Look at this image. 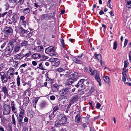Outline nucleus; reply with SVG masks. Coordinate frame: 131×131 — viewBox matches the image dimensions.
Listing matches in <instances>:
<instances>
[{
	"mask_svg": "<svg viewBox=\"0 0 131 131\" xmlns=\"http://www.w3.org/2000/svg\"><path fill=\"white\" fill-rule=\"evenodd\" d=\"M24 111L23 109H21L20 111V113L19 115H21L22 116L24 115Z\"/></svg>",
	"mask_w": 131,
	"mask_h": 131,
	"instance_id": "obj_47",
	"label": "nucleus"
},
{
	"mask_svg": "<svg viewBox=\"0 0 131 131\" xmlns=\"http://www.w3.org/2000/svg\"><path fill=\"white\" fill-rule=\"evenodd\" d=\"M90 71V74L91 75H96L99 72L96 70H92L90 67L89 68Z\"/></svg>",
	"mask_w": 131,
	"mask_h": 131,
	"instance_id": "obj_12",
	"label": "nucleus"
},
{
	"mask_svg": "<svg viewBox=\"0 0 131 131\" xmlns=\"http://www.w3.org/2000/svg\"><path fill=\"white\" fill-rule=\"evenodd\" d=\"M126 7L128 8H131V0H125Z\"/></svg>",
	"mask_w": 131,
	"mask_h": 131,
	"instance_id": "obj_24",
	"label": "nucleus"
},
{
	"mask_svg": "<svg viewBox=\"0 0 131 131\" xmlns=\"http://www.w3.org/2000/svg\"><path fill=\"white\" fill-rule=\"evenodd\" d=\"M31 52L29 51L28 53H26L24 55V57H29L31 55Z\"/></svg>",
	"mask_w": 131,
	"mask_h": 131,
	"instance_id": "obj_41",
	"label": "nucleus"
},
{
	"mask_svg": "<svg viewBox=\"0 0 131 131\" xmlns=\"http://www.w3.org/2000/svg\"><path fill=\"white\" fill-rule=\"evenodd\" d=\"M60 62V61H58L56 62L54 64V65H53V66L57 67L59 65Z\"/></svg>",
	"mask_w": 131,
	"mask_h": 131,
	"instance_id": "obj_39",
	"label": "nucleus"
},
{
	"mask_svg": "<svg viewBox=\"0 0 131 131\" xmlns=\"http://www.w3.org/2000/svg\"><path fill=\"white\" fill-rule=\"evenodd\" d=\"M128 42V40L127 39H126L125 40V41L124 43V45L123 47H124L126 46Z\"/></svg>",
	"mask_w": 131,
	"mask_h": 131,
	"instance_id": "obj_43",
	"label": "nucleus"
},
{
	"mask_svg": "<svg viewBox=\"0 0 131 131\" xmlns=\"http://www.w3.org/2000/svg\"><path fill=\"white\" fill-rule=\"evenodd\" d=\"M25 17L23 16H20V20L23 21H24L23 20L25 19Z\"/></svg>",
	"mask_w": 131,
	"mask_h": 131,
	"instance_id": "obj_56",
	"label": "nucleus"
},
{
	"mask_svg": "<svg viewBox=\"0 0 131 131\" xmlns=\"http://www.w3.org/2000/svg\"><path fill=\"white\" fill-rule=\"evenodd\" d=\"M32 64L34 66H36L37 64V63L35 61H32Z\"/></svg>",
	"mask_w": 131,
	"mask_h": 131,
	"instance_id": "obj_59",
	"label": "nucleus"
},
{
	"mask_svg": "<svg viewBox=\"0 0 131 131\" xmlns=\"http://www.w3.org/2000/svg\"><path fill=\"white\" fill-rule=\"evenodd\" d=\"M9 1L11 3L17 4L19 3L20 0H9Z\"/></svg>",
	"mask_w": 131,
	"mask_h": 131,
	"instance_id": "obj_30",
	"label": "nucleus"
},
{
	"mask_svg": "<svg viewBox=\"0 0 131 131\" xmlns=\"http://www.w3.org/2000/svg\"><path fill=\"white\" fill-rule=\"evenodd\" d=\"M128 63L127 61H125L124 63V67L123 69V70L124 69H125L128 66Z\"/></svg>",
	"mask_w": 131,
	"mask_h": 131,
	"instance_id": "obj_38",
	"label": "nucleus"
},
{
	"mask_svg": "<svg viewBox=\"0 0 131 131\" xmlns=\"http://www.w3.org/2000/svg\"><path fill=\"white\" fill-rule=\"evenodd\" d=\"M129 60L131 61V51H130L129 53Z\"/></svg>",
	"mask_w": 131,
	"mask_h": 131,
	"instance_id": "obj_61",
	"label": "nucleus"
},
{
	"mask_svg": "<svg viewBox=\"0 0 131 131\" xmlns=\"http://www.w3.org/2000/svg\"><path fill=\"white\" fill-rule=\"evenodd\" d=\"M101 105L99 102L97 103L96 104V108L97 109H99Z\"/></svg>",
	"mask_w": 131,
	"mask_h": 131,
	"instance_id": "obj_52",
	"label": "nucleus"
},
{
	"mask_svg": "<svg viewBox=\"0 0 131 131\" xmlns=\"http://www.w3.org/2000/svg\"><path fill=\"white\" fill-rule=\"evenodd\" d=\"M31 90V89H30V88H29V89H27V90H26L25 92H24V93L26 94V93L27 92H29V91H30V90Z\"/></svg>",
	"mask_w": 131,
	"mask_h": 131,
	"instance_id": "obj_62",
	"label": "nucleus"
},
{
	"mask_svg": "<svg viewBox=\"0 0 131 131\" xmlns=\"http://www.w3.org/2000/svg\"><path fill=\"white\" fill-rule=\"evenodd\" d=\"M37 48H38V49H39V51H42V50L43 49V47L41 46H38L37 47H35L34 49V50H37Z\"/></svg>",
	"mask_w": 131,
	"mask_h": 131,
	"instance_id": "obj_31",
	"label": "nucleus"
},
{
	"mask_svg": "<svg viewBox=\"0 0 131 131\" xmlns=\"http://www.w3.org/2000/svg\"><path fill=\"white\" fill-rule=\"evenodd\" d=\"M54 117V115L53 113H52L51 114L49 115V119L50 120H52V119Z\"/></svg>",
	"mask_w": 131,
	"mask_h": 131,
	"instance_id": "obj_36",
	"label": "nucleus"
},
{
	"mask_svg": "<svg viewBox=\"0 0 131 131\" xmlns=\"http://www.w3.org/2000/svg\"><path fill=\"white\" fill-rule=\"evenodd\" d=\"M127 77V76H123L122 77V81L123 82H125L126 80V78Z\"/></svg>",
	"mask_w": 131,
	"mask_h": 131,
	"instance_id": "obj_49",
	"label": "nucleus"
},
{
	"mask_svg": "<svg viewBox=\"0 0 131 131\" xmlns=\"http://www.w3.org/2000/svg\"><path fill=\"white\" fill-rule=\"evenodd\" d=\"M27 43V41H24L21 43V45L23 46H26Z\"/></svg>",
	"mask_w": 131,
	"mask_h": 131,
	"instance_id": "obj_45",
	"label": "nucleus"
},
{
	"mask_svg": "<svg viewBox=\"0 0 131 131\" xmlns=\"http://www.w3.org/2000/svg\"><path fill=\"white\" fill-rule=\"evenodd\" d=\"M50 98L51 100H55V97L54 95H52L50 96Z\"/></svg>",
	"mask_w": 131,
	"mask_h": 131,
	"instance_id": "obj_51",
	"label": "nucleus"
},
{
	"mask_svg": "<svg viewBox=\"0 0 131 131\" xmlns=\"http://www.w3.org/2000/svg\"><path fill=\"white\" fill-rule=\"evenodd\" d=\"M22 22L23 25H28L29 24L28 20H26V21H23Z\"/></svg>",
	"mask_w": 131,
	"mask_h": 131,
	"instance_id": "obj_42",
	"label": "nucleus"
},
{
	"mask_svg": "<svg viewBox=\"0 0 131 131\" xmlns=\"http://www.w3.org/2000/svg\"><path fill=\"white\" fill-rule=\"evenodd\" d=\"M78 74L77 73L75 72L73 73L72 74H71L70 76L72 79L75 81H76L78 78Z\"/></svg>",
	"mask_w": 131,
	"mask_h": 131,
	"instance_id": "obj_8",
	"label": "nucleus"
},
{
	"mask_svg": "<svg viewBox=\"0 0 131 131\" xmlns=\"http://www.w3.org/2000/svg\"><path fill=\"white\" fill-rule=\"evenodd\" d=\"M14 71L13 68H10L6 72V75L3 72H0V79L3 83H6L13 76Z\"/></svg>",
	"mask_w": 131,
	"mask_h": 131,
	"instance_id": "obj_1",
	"label": "nucleus"
},
{
	"mask_svg": "<svg viewBox=\"0 0 131 131\" xmlns=\"http://www.w3.org/2000/svg\"><path fill=\"white\" fill-rule=\"evenodd\" d=\"M14 46L13 45H10L9 43L8 44V46L7 47V51L8 53H10L13 49Z\"/></svg>",
	"mask_w": 131,
	"mask_h": 131,
	"instance_id": "obj_17",
	"label": "nucleus"
},
{
	"mask_svg": "<svg viewBox=\"0 0 131 131\" xmlns=\"http://www.w3.org/2000/svg\"><path fill=\"white\" fill-rule=\"evenodd\" d=\"M39 98H40V97L36 98L35 99V100H34L33 102V103H34L36 104V103L38 101V99H39Z\"/></svg>",
	"mask_w": 131,
	"mask_h": 131,
	"instance_id": "obj_48",
	"label": "nucleus"
},
{
	"mask_svg": "<svg viewBox=\"0 0 131 131\" xmlns=\"http://www.w3.org/2000/svg\"><path fill=\"white\" fill-rule=\"evenodd\" d=\"M23 131H28V130L25 127H24L23 129Z\"/></svg>",
	"mask_w": 131,
	"mask_h": 131,
	"instance_id": "obj_64",
	"label": "nucleus"
},
{
	"mask_svg": "<svg viewBox=\"0 0 131 131\" xmlns=\"http://www.w3.org/2000/svg\"><path fill=\"white\" fill-rule=\"evenodd\" d=\"M94 88L93 87H91L90 90V91L91 93H92L94 91Z\"/></svg>",
	"mask_w": 131,
	"mask_h": 131,
	"instance_id": "obj_60",
	"label": "nucleus"
},
{
	"mask_svg": "<svg viewBox=\"0 0 131 131\" xmlns=\"http://www.w3.org/2000/svg\"><path fill=\"white\" fill-rule=\"evenodd\" d=\"M95 78L97 82L99 83V86H101V80L99 73L95 75Z\"/></svg>",
	"mask_w": 131,
	"mask_h": 131,
	"instance_id": "obj_14",
	"label": "nucleus"
},
{
	"mask_svg": "<svg viewBox=\"0 0 131 131\" xmlns=\"http://www.w3.org/2000/svg\"><path fill=\"white\" fill-rule=\"evenodd\" d=\"M68 91V88H66L61 90L59 93L58 95L60 96H64L67 93Z\"/></svg>",
	"mask_w": 131,
	"mask_h": 131,
	"instance_id": "obj_6",
	"label": "nucleus"
},
{
	"mask_svg": "<svg viewBox=\"0 0 131 131\" xmlns=\"http://www.w3.org/2000/svg\"><path fill=\"white\" fill-rule=\"evenodd\" d=\"M46 105V103L45 102H42L40 104V107L43 108Z\"/></svg>",
	"mask_w": 131,
	"mask_h": 131,
	"instance_id": "obj_46",
	"label": "nucleus"
},
{
	"mask_svg": "<svg viewBox=\"0 0 131 131\" xmlns=\"http://www.w3.org/2000/svg\"><path fill=\"white\" fill-rule=\"evenodd\" d=\"M11 108L8 105H4L3 106V111L4 114L7 115L9 114Z\"/></svg>",
	"mask_w": 131,
	"mask_h": 131,
	"instance_id": "obj_3",
	"label": "nucleus"
},
{
	"mask_svg": "<svg viewBox=\"0 0 131 131\" xmlns=\"http://www.w3.org/2000/svg\"><path fill=\"white\" fill-rule=\"evenodd\" d=\"M24 57V55L21 53L17 54L16 56V59L21 60Z\"/></svg>",
	"mask_w": 131,
	"mask_h": 131,
	"instance_id": "obj_22",
	"label": "nucleus"
},
{
	"mask_svg": "<svg viewBox=\"0 0 131 131\" xmlns=\"http://www.w3.org/2000/svg\"><path fill=\"white\" fill-rule=\"evenodd\" d=\"M78 99V97L77 96L73 97L71 99L69 102L72 104L74 102H76L77 101Z\"/></svg>",
	"mask_w": 131,
	"mask_h": 131,
	"instance_id": "obj_20",
	"label": "nucleus"
},
{
	"mask_svg": "<svg viewBox=\"0 0 131 131\" xmlns=\"http://www.w3.org/2000/svg\"><path fill=\"white\" fill-rule=\"evenodd\" d=\"M57 59L56 58H52L50 60V61L51 62H54L56 61Z\"/></svg>",
	"mask_w": 131,
	"mask_h": 131,
	"instance_id": "obj_35",
	"label": "nucleus"
},
{
	"mask_svg": "<svg viewBox=\"0 0 131 131\" xmlns=\"http://www.w3.org/2000/svg\"><path fill=\"white\" fill-rule=\"evenodd\" d=\"M4 36L7 37L10 35V34L12 32V30L10 27L7 26L5 27L4 29Z\"/></svg>",
	"mask_w": 131,
	"mask_h": 131,
	"instance_id": "obj_4",
	"label": "nucleus"
},
{
	"mask_svg": "<svg viewBox=\"0 0 131 131\" xmlns=\"http://www.w3.org/2000/svg\"><path fill=\"white\" fill-rule=\"evenodd\" d=\"M68 69V68L67 67L66 64L64 67L63 68H59L58 69L57 71L59 72H61L67 70Z\"/></svg>",
	"mask_w": 131,
	"mask_h": 131,
	"instance_id": "obj_25",
	"label": "nucleus"
},
{
	"mask_svg": "<svg viewBox=\"0 0 131 131\" xmlns=\"http://www.w3.org/2000/svg\"><path fill=\"white\" fill-rule=\"evenodd\" d=\"M42 63H40L39 64V67H38L37 68H40L43 70H46L43 66H42Z\"/></svg>",
	"mask_w": 131,
	"mask_h": 131,
	"instance_id": "obj_33",
	"label": "nucleus"
},
{
	"mask_svg": "<svg viewBox=\"0 0 131 131\" xmlns=\"http://www.w3.org/2000/svg\"><path fill=\"white\" fill-rule=\"evenodd\" d=\"M58 109V107L57 106H55L54 107L53 109V111L52 113H54V112L56 111Z\"/></svg>",
	"mask_w": 131,
	"mask_h": 131,
	"instance_id": "obj_50",
	"label": "nucleus"
},
{
	"mask_svg": "<svg viewBox=\"0 0 131 131\" xmlns=\"http://www.w3.org/2000/svg\"><path fill=\"white\" fill-rule=\"evenodd\" d=\"M59 121L62 124L66 123L67 119L66 117L63 114L59 115L58 117Z\"/></svg>",
	"mask_w": 131,
	"mask_h": 131,
	"instance_id": "obj_5",
	"label": "nucleus"
},
{
	"mask_svg": "<svg viewBox=\"0 0 131 131\" xmlns=\"http://www.w3.org/2000/svg\"><path fill=\"white\" fill-rule=\"evenodd\" d=\"M1 91L4 93V96H8V90L6 86L2 87Z\"/></svg>",
	"mask_w": 131,
	"mask_h": 131,
	"instance_id": "obj_9",
	"label": "nucleus"
},
{
	"mask_svg": "<svg viewBox=\"0 0 131 131\" xmlns=\"http://www.w3.org/2000/svg\"><path fill=\"white\" fill-rule=\"evenodd\" d=\"M14 46L13 45H10L9 43L8 44V46L7 47V51L8 53H10L13 49Z\"/></svg>",
	"mask_w": 131,
	"mask_h": 131,
	"instance_id": "obj_16",
	"label": "nucleus"
},
{
	"mask_svg": "<svg viewBox=\"0 0 131 131\" xmlns=\"http://www.w3.org/2000/svg\"><path fill=\"white\" fill-rule=\"evenodd\" d=\"M48 58V57L45 56H41V58H40V60H44L47 59Z\"/></svg>",
	"mask_w": 131,
	"mask_h": 131,
	"instance_id": "obj_40",
	"label": "nucleus"
},
{
	"mask_svg": "<svg viewBox=\"0 0 131 131\" xmlns=\"http://www.w3.org/2000/svg\"><path fill=\"white\" fill-rule=\"evenodd\" d=\"M15 104H14V102L12 101L11 103V108H12V111L15 113H17V111L16 108L15 107Z\"/></svg>",
	"mask_w": 131,
	"mask_h": 131,
	"instance_id": "obj_13",
	"label": "nucleus"
},
{
	"mask_svg": "<svg viewBox=\"0 0 131 131\" xmlns=\"http://www.w3.org/2000/svg\"><path fill=\"white\" fill-rule=\"evenodd\" d=\"M12 122L13 123L14 125H15L16 124V121L15 120L14 115L13 114L12 115Z\"/></svg>",
	"mask_w": 131,
	"mask_h": 131,
	"instance_id": "obj_34",
	"label": "nucleus"
},
{
	"mask_svg": "<svg viewBox=\"0 0 131 131\" xmlns=\"http://www.w3.org/2000/svg\"><path fill=\"white\" fill-rule=\"evenodd\" d=\"M103 78L104 81L106 83H109L110 81V79L108 76L103 77Z\"/></svg>",
	"mask_w": 131,
	"mask_h": 131,
	"instance_id": "obj_27",
	"label": "nucleus"
},
{
	"mask_svg": "<svg viewBox=\"0 0 131 131\" xmlns=\"http://www.w3.org/2000/svg\"><path fill=\"white\" fill-rule=\"evenodd\" d=\"M81 120L80 115L79 114H78L76 116L75 121L79 123L81 122Z\"/></svg>",
	"mask_w": 131,
	"mask_h": 131,
	"instance_id": "obj_15",
	"label": "nucleus"
},
{
	"mask_svg": "<svg viewBox=\"0 0 131 131\" xmlns=\"http://www.w3.org/2000/svg\"><path fill=\"white\" fill-rule=\"evenodd\" d=\"M44 16H45V20H47L49 19V17L48 16V15L47 14H45V15Z\"/></svg>",
	"mask_w": 131,
	"mask_h": 131,
	"instance_id": "obj_55",
	"label": "nucleus"
},
{
	"mask_svg": "<svg viewBox=\"0 0 131 131\" xmlns=\"http://www.w3.org/2000/svg\"><path fill=\"white\" fill-rule=\"evenodd\" d=\"M45 52L51 56L56 54L55 52L54 48L52 46H49L45 50Z\"/></svg>",
	"mask_w": 131,
	"mask_h": 131,
	"instance_id": "obj_2",
	"label": "nucleus"
},
{
	"mask_svg": "<svg viewBox=\"0 0 131 131\" xmlns=\"http://www.w3.org/2000/svg\"><path fill=\"white\" fill-rule=\"evenodd\" d=\"M17 83L18 86H19L20 85V78L18 77L17 79Z\"/></svg>",
	"mask_w": 131,
	"mask_h": 131,
	"instance_id": "obj_44",
	"label": "nucleus"
},
{
	"mask_svg": "<svg viewBox=\"0 0 131 131\" xmlns=\"http://www.w3.org/2000/svg\"><path fill=\"white\" fill-rule=\"evenodd\" d=\"M12 12L11 10H9L8 12H7V13L8 14V16H9V17L12 14Z\"/></svg>",
	"mask_w": 131,
	"mask_h": 131,
	"instance_id": "obj_58",
	"label": "nucleus"
},
{
	"mask_svg": "<svg viewBox=\"0 0 131 131\" xmlns=\"http://www.w3.org/2000/svg\"><path fill=\"white\" fill-rule=\"evenodd\" d=\"M30 12V9L29 8H25L23 10V13L25 15L29 14Z\"/></svg>",
	"mask_w": 131,
	"mask_h": 131,
	"instance_id": "obj_23",
	"label": "nucleus"
},
{
	"mask_svg": "<svg viewBox=\"0 0 131 131\" xmlns=\"http://www.w3.org/2000/svg\"><path fill=\"white\" fill-rule=\"evenodd\" d=\"M85 79H81L78 82L77 84L75 86L77 87H78L80 85H82L84 82V81Z\"/></svg>",
	"mask_w": 131,
	"mask_h": 131,
	"instance_id": "obj_19",
	"label": "nucleus"
},
{
	"mask_svg": "<svg viewBox=\"0 0 131 131\" xmlns=\"http://www.w3.org/2000/svg\"><path fill=\"white\" fill-rule=\"evenodd\" d=\"M29 98L28 97H25L24 99V104L25 105V106H27V103H29Z\"/></svg>",
	"mask_w": 131,
	"mask_h": 131,
	"instance_id": "obj_21",
	"label": "nucleus"
},
{
	"mask_svg": "<svg viewBox=\"0 0 131 131\" xmlns=\"http://www.w3.org/2000/svg\"><path fill=\"white\" fill-rule=\"evenodd\" d=\"M12 16H13V17H12V18H14L15 19V18H16L17 15L15 13H13L12 14Z\"/></svg>",
	"mask_w": 131,
	"mask_h": 131,
	"instance_id": "obj_54",
	"label": "nucleus"
},
{
	"mask_svg": "<svg viewBox=\"0 0 131 131\" xmlns=\"http://www.w3.org/2000/svg\"><path fill=\"white\" fill-rule=\"evenodd\" d=\"M61 124L59 121H56L55 122L54 126L56 127H59L61 125Z\"/></svg>",
	"mask_w": 131,
	"mask_h": 131,
	"instance_id": "obj_29",
	"label": "nucleus"
},
{
	"mask_svg": "<svg viewBox=\"0 0 131 131\" xmlns=\"http://www.w3.org/2000/svg\"><path fill=\"white\" fill-rule=\"evenodd\" d=\"M122 74L123 75V76H127V75L128 74V73L122 72Z\"/></svg>",
	"mask_w": 131,
	"mask_h": 131,
	"instance_id": "obj_57",
	"label": "nucleus"
},
{
	"mask_svg": "<svg viewBox=\"0 0 131 131\" xmlns=\"http://www.w3.org/2000/svg\"><path fill=\"white\" fill-rule=\"evenodd\" d=\"M94 56H95V58L96 59L98 60H101V56L100 54H97L96 53H94Z\"/></svg>",
	"mask_w": 131,
	"mask_h": 131,
	"instance_id": "obj_26",
	"label": "nucleus"
},
{
	"mask_svg": "<svg viewBox=\"0 0 131 131\" xmlns=\"http://www.w3.org/2000/svg\"><path fill=\"white\" fill-rule=\"evenodd\" d=\"M21 32L23 33H27V32H28L29 31H28L27 30H25L24 29L22 28L21 29Z\"/></svg>",
	"mask_w": 131,
	"mask_h": 131,
	"instance_id": "obj_53",
	"label": "nucleus"
},
{
	"mask_svg": "<svg viewBox=\"0 0 131 131\" xmlns=\"http://www.w3.org/2000/svg\"><path fill=\"white\" fill-rule=\"evenodd\" d=\"M74 81L71 78H69L66 81L65 85L66 86H68L71 85Z\"/></svg>",
	"mask_w": 131,
	"mask_h": 131,
	"instance_id": "obj_10",
	"label": "nucleus"
},
{
	"mask_svg": "<svg viewBox=\"0 0 131 131\" xmlns=\"http://www.w3.org/2000/svg\"><path fill=\"white\" fill-rule=\"evenodd\" d=\"M23 116H22V115H19L18 121L19 123L20 124H21V123H22V118H23Z\"/></svg>",
	"mask_w": 131,
	"mask_h": 131,
	"instance_id": "obj_28",
	"label": "nucleus"
},
{
	"mask_svg": "<svg viewBox=\"0 0 131 131\" xmlns=\"http://www.w3.org/2000/svg\"><path fill=\"white\" fill-rule=\"evenodd\" d=\"M41 55L39 53H35L33 54L31 57L32 58L35 60H40L41 58Z\"/></svg>",
	"mask_w": 131,
	"mask_h": 131,
	"instance_id": "obj_7",
	"label": "nucleus"
},
{
	"mask_svg": "<svg viewBox=\"0 0 131 131\" xmlns=\"http://www.w3.org/2000/svg\"><path fill=\"white\" fill-rule=\"evenodd\" d=\"M72 60L75 63L78 64H82V61L79 60H78L77 58L74 57H72L71 58Z\"/></svg>",
	"mask_w": 131,
	"mask_h": 131,
	"instance_id": "obj_11",
	"label": "nucleus"
},
{
	"mask_svg": "<svg viewBox=\"0 0 131 131\" xmlns=\"http://www.w3.org/2000/svg\"><path fill=\"white\" fill-rule=\"evenodd\" d=\"M59 88V87L57 84H54L53 85L52 87V90L54 92L57 91Z\"/></svg>",
	"mask_w": 131,
	"mask_h": 131,
	"instance_id": "obj_18",
	"label": "nucleus"
},
{
	"mask_svg": "<svg viewBox=\"0 0 131 131\" xmlns=\"http://www.w3.org/2000/svg\"><path fill=\"white\" fill-rule=\"evenodd\" d=\"M20 48L19 46H17L15 47L14 49V51L15 53L18 52Z\"/></svg>",
	"mask_w": 131,
	"mask_h": 131,
	"instance_id": "obj_32",
	"label": "nucleus"
},
{
	"mask_svg": "<svg viewBox=\"0 0 131 131\" xmlns=\"http://www.w3.org/2000/svg\"><path fill=\"white\" fill-rule=\"evenodd\" d=\"M6 42L4 43L3 44H2L1 46V47L2 49L5 46V45H6Z\"/></svg>",
	"mask_w": 131,
	"mask_h": 131,
	"instance_id": "obj_63",
	"label": "nucleus"
},
{
	"mask_svg": "<svg viewBox=\"0 0 131 131\" xmlns=\"http://www.w3.org/2000/svg\"><path fill=\"white\" fill-rule=\"evenodd\" d=\"M16 41V39H12L10 40V42H9V43L10 45H13V44Z\"/></svg>",
	"mask_w": 131,
	"mask_h": 131,
	"instance_id": "obj_37",
	"label": "nucleus"
}]
</instances>
